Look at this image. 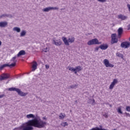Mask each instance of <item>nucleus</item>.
<instances>
[{"label": "nucleus", "instance_id": "f257e3e1", "mask_svg": "<svg viewBox=\"0 0 130 130\" xmlns=\"http://www.w3.org/2000/svg\"><path fill=\"white\" fill-rule=\"evenodd\" d=\"M26 118H28V119H30V118L34 119L32 120H29L27 122H29L30 121V126L31 127L34 126L35 127H38V128H43V127L46 125V122L42 120L39 117H35V115L32 114L27 115Z\"/></svg>", "mask_w": 130, "mask_h": 130}, {"label": "nucleus", "instance_id": "f03ea898", "mask_svg": "<svg viewBox=\"0 0 130 130\" xmlns=\"http://www.w3.org/2000/svg\"><path fill=\"white\" fill-rule=\"evenodd\" d=\"M34 128L31 126V121L22 124L19 127L14 128L13 130H33Z\"/></svg>", "mask_w": 130, "mask_h": 130}, {"label": "nucleus", "instance_id": "7ed1b4c3", "mask_svg": "<svg viewBox=\"0 0 130 130\" xmlns=\"http://www.w3.org/2000/svg\"><path fill=\"white\" fill-rule=\"evenodd\" d=\"M62 40L65 45L69 46L70 45V43H74V42H75V37L71 36L69 37L68 39L67 38L63 37H62Z\"/></svg>", "mask_w": 130, "mask_h": 130}, {"label": "nucleus", "instance_id": "20e7f679", "mask_svg": "<svg viewBox=\"0 0 130 130\" xmlns=\"http://www.w3.org/2000/svg\"><path fill=\"white\" fill-rule=\"evenodd\" d=\"M95 44H100L97 39H92L87 42L88 45H93Z\"/></svg>", "mask_w": 130, "mask_h": 130}, {"label": "nucleus", "instance_id": "39448f33", "mask_svg": "<svg viewBox=\"0 0 130 130\" xmlns=\"http://www.w3.org/2000/svg\"><path fill=\"white\" fill-rule=\"evenodd\" d=\"M111 44H114V43H117L118 42V39L116 38V34H113L111 35Z\"/></svg>", "mask_w": 130, "mask_h": 130}, {"label": "nucleus", "instance_id": "423d86ee", "mask_svg": "<svg viewBox=\"0 0 130 130\" xmlns=\"http://www.w3.org/2000/svg\"><path fill=\"white\" fill-rule=\"evenodd\" d=\"M104 64L106 68H113L114 67V65L109 63V61L107 59L104 60Z\"/></svg>", "mask_w": 130, "mask_h": 130}, {"label": "nucleus", "instance_id": "0eeeda50", "mask_svg": "<svg viewBox=\"0 0 130 130\" xmlns=\"http://www.w3.org/2000/svg\"><path fill=\"white\" fill-rule=\"evenodd\" d=\"M118 83V80L117 79H114L113 81V82L111 83V84L110 85L109 89L110 90H112L113 88H114V86L116 84Z\"/></svg>", "mask_w": 130, "mask_h": 130}, {"label": "nucleus", "instance_id": "6e6552de", "mask_svg": "<svg viewBox=\"0 0 130 130\" xmlns=\"http://www.w3.org/2000/svg\"><path fill=\"white\" fill-rule=\"evenodd\" d=\"M120 46L122 48H128L130 46V43L129 42H123L121 43Z\"/></svg>", "mask_w": 130, "mask_h": 130}, {"label": "nucleus", "instance_id": "1a4fd4ad", "mask_svg": "<svg viewBox=\"0 0 130 130\" xmlns=\"http://www.w3.org/2000/svg\"><path fill=\"white\" fill-rule=\"evenodd\" d=\"M52 10H58V8L49 7L43 9L42 11L43 12H48L49 11H52Z\"/></svg>", "mask_w": 130, "mask_h": 130}, {"label": "nucleus", "instance_id": "9d476101", "mask_svg": "<svg viewBox=\"0 0 130 130\" xmlns=\"http://www.w3.org/2000/svg\"><path fill=\"white\" fill-rule=\"evenodd\" d=\"M117 19L119 20H121L122 21H124L125 20H127L128 17L127 16H125L123 14H120L118 15L117 17Z\"/></svg>", "mask_w": 130, "mask_h": 130}, {"label": "nucleus", "instance_id": "9b49d317", "mask_svg": "<svg viewBox=\"0 0 130 130\" xmlns=\"http://www.w3.org/2000/svg\"><path fill=\"white\" fill-rule=\"evenodd\" d=\"M52 43L54 45H56V46H60L62 42L60 40H57L54 39L52 40Z\"/></svg>", "mask_w": 130, "mask_h": 130}, {"label": "nucleus", "instance_id": "f8f14e48", "mask_svg": "<svg viewBox=\"0 0 130 130\" xmlns=\"http://www.w3.org/2000/svg\"><path fill=\"white\" fill-rule=\"evenodd\" d=\"M17 92L18 93V95H19V96H21V97H24L25 96H27V95H28V92H22V91H21V89L18 88V89H17L16 90Z\"/></svg>", "mask_w": 130, "mask_h": 130}, {"label": "nucleus", "instance_id": "ddd939ff", "mask_svg": "<svg viewBox=\"0 0 130 130\" xmlns=\"http://www.w3.org/2000/svg\"><path fill=\"white\" fill-rule=\"evenodd\" d=\"M10 78V75L8 74H3L2 76L0 77L1 81H3V80H6V79H9Z\"/></svg>", "mask_w": 130, "mask_h": 130}, {"label": "nucleus", "instance_id": "4468645a", "mask_svg": "<svg viewBox=\"0 0 130 130\" xmlns=\"http://www.w3.org/2000/svg\"><path fill=\"white\" fill-rule=\"evenodd\" d=\"M6 27H8V22L7 21L0 22V28H6Z\"/></svg>", "mask_w": 130, "mask_h": 130}, {"label": "nucleus", "instance_id": "2eb2a0df", "mask_svg": "<svg viewBox=\"0 0 130 130\" xmlns=\"http://www.w3.org/2000/svg\"><path fill=\"white\" fill-rule=\"evenodd\" d=\"M122 33H123V28H122V27H119L118 29V38H120V37H121Z\"/></svg>", "mask_w": 130, "mask_h": 130}, {"label": "nucleus", "instance_id": "dca6fc26", "mask_svg": "<svg viewBox=\"0 0 130 130\" xmlns=\"http://www.w3.org/2000/svg\"><path fill=\"white\" fill-rule=\"evenodd\" d=\"M13 16L11 14H3L0 16V19L2 18H12Z\"/></svg>", "mask_w": 130, "mask_h": 130}, {"label": "nucleus", "instance_id": "f3484780", "mask_svg": "<svg viewBox=\"0 0 130 130\" xmlns=\"http://www.w3.org/2000/svg\"><path fill=\"white\" fill-rule=\"evenodd\" d=\"M99 48L102 50H105L108 48V45L107 44H102L100 46Z\"/></svg>", "mask_w": 130, "mask_h": 130}, {"label": "nucleus", "instance_id": "a211bd4d", "mask_svg": "<svg viewBox=\"0 0 130 130\" xmlns=\"http://www.w3.org/2000/svg\"><path fill=\"white\" fill-rule=\"evenodd\" d=\"M26 54V52L24 50H21L17 55V57H20L21 55H25Z\"/></svg>", "mask_w": 130, "mask_h": 130}, {"label": "nucleus", "instance_id": "6ab92c4d", "mask_svg": "<svg viewBox=\"0 0 130 130\" xmlns=\"http://www.w3.org/2000/svg\"><path fill=\"white\" fill-rule=\"evenodd\" d=\"M32 72H34L35 70L37 69V62L34 61V63L32 64Z\"/></svg>", "mask_w": 130, "mask_h": 130}, {"label": "nucleus", "instance_id": "aec40b11", "mask_svg": "<svg viewBox=\"0 0 130 130\" xmlns=\"http://www.w3.org/2000/svg\"><path fill=\"white\" fill-rule=\"evenodd\" d=\"M82 68L81 66H77L75 67V74H77V72H81L82 71Z\"/></svg>", "mask_w": 130, "mask_h": 130}, {"label": "nucleus", "instance_id": "412c9836", "mask_svg": "<svg viewBox=\"0 0 130 130\" xmlns=\"http://www.w3.org/2000/svg\"><path fill=\"white\" fill-rule=\"evenodd\" d=\"M13 31H16L18 33H19V32H21V28L20 27H15L13 28Z\"/></svg>", "mask_w": 130, "mask_h": 130}, {"label": "nucleus", "instance_id": "4be33fe9", "mask_svg": "<svg viewBox=\"0 0 130 130\" xmlns=\"http://www.w3.org/2000/svg\"><path fill=\"white\" fill-rule=\"evenodd\" d=\"M68 70H69V71H71V72H74V74H76V68H74L73 67H68Z\"/></svg>", "mask_w": 130, "mask_h": 130}, {"label": "nucleus", "instance_id": "5701e85b", "mask_svg": "<svg viewBox=\"0 0 130 130\" xmlns=\"http://www.w3.org/2000/svg\"><path fill=\"white\" fill-rule=\"evenodd\" d=\"M122 108V106H120L117 109V111L118 113H119L120 114H122V111H121V108Z\"/></svg>", "mask_w": 130, "mask_h": 130}, {"label": "nucleus", "instance_id": "b1692460", "mask_svg": "<svg viewBox=\"0 0 130 130\" xmlns=\"http://www.w3.org/2000/svg\"><path fill=\"white\" fill-rule=\"evenodd\" d=\"M26 31L25 30H22L21 32L20 33V37H24L25 35H26Z\"/></svg>", "mask_w": 130, "mask_h": 130}, {"label": "nucleus", "instance_id": "393cba45", "mask_svg": "<svg viewBox=\"0 0 130 130\" xmlns=\"http://www.w3.org/2000/svg\"><path fill=\"white\" fill-rule=\"evenodd\" d=\"M65 117H66V114H62V113H60V115L59 116L60 119H63V118H64Z\"/></svg>", "mask_w": 130, "mask_h": 130}, {"label": "nucleus", "instance_id": "a878e982", "mask_svg": "<svg viewBox=\"0 0 130 130\" xmlns=\"http://www.w3.org/2000/svg\"><path fill=\"white\" fill-rule=\"evenodd\" d=\"M116 56H118V57H121V58H123V55L120 53H117Z\"/></svg>", "mask_w": 130, "mask_h": 130}, {"label": "nucleus", "instance_id": "bb28decb", "mask_svg": "<svg viewBox=\"0 0 130 130\" xmlns=\"http://www.w3.org/2000/svg\"><path fill=\"white\" fill-rule=\"evenodd\" d=\"M18 88H16L15 87H11L9 88V91H15L16 92H17V90H18Z\"/></svg>", "mask_w": 130, "mask_h": 130}, {"label": "nucleus", "instance_id": "cd10ccee", "mask_svg": "<svg viewBox=\"0 0 130 130\" xmlns=\"http://www.w3.org/2000/svg\"><path fill=\"white\" fill-rule=\"evenodd\" d=\"M16 58H17V56H15L13 57L11 59V61H13V62H14L15 63H16L17 62V60H15Z\"/></svg>", "mask_w": 130, "mask_h": 130}, {"label": "nucleus", "instance_id": "c85d7f7f", "mask_svg": "<svg viewBox=\"0 0 130 130\" xmlns=\"http://www.w3.org/2000/svg\"><path fill=\"white\" fill-rule=\"evenodd\" d=\"M7 66H9V64H5L0 66V71H2V70H3L4 68H6Z\"/></svg>", "mask_w": 130, "mask_h": 130}, {"label": "nucleus", "instance_id": "c756f323", "mask_svg": "<svg viewBox=\"0 0 130 130\" xmlns=\"http://www.w3.org/2000/svg\"><path fill=\"white\" fill-rule=\"evenodd\" d=\"M78 86L76 84H73L70 86V88L71 89H76Z\"/></svg>", "mask_w": 130, "mask_h": 130}, {"label": "nucleus", "instance_id": "7c9ffc66", "mask_svg": "<svg viewBox=\"0 0 130 130\" xmlns=\"http://www.w3.org/2000/svg\"><path fill=\"white\" fill-rule=\"evenodd\" d=\"M89 101L91 104V105H95V104H96V103L95 102V100H94V99L89 100Z\"/></svg>", "mask_w": 130, "mask_h": 130}, {"label": "nucleus", "instance_id": "2f4dec72", "mask_svg": "<svg viewBox=\"0 0 130 130\" xmlns=\"http://www.w3.org/2000/svg\"><path fill=\"white\" fill-rule=\"evenodd\" d=\"M15 66H16V63L14 62L11 64H8V66H7V67H9L10 68H13V67H15Z\"/></svg>", "mask_w": 130, "mask_h": 130}, {"label": "nucleus", "instance_id": "473e14b6", "mask_svg": "<svg viewBox=\"0 0 130 130\" xmlns=\"http://www.w3.org/2000/svg\"><path fill=\"white\" fill-rule=\"evenodd\" d=\"M62 126H66V125H69V124L67 122H63L61 123Z\"/></svg>", "mask_w": 130, "mask_h": 130}, {"label": "nucleus", "instance_id": "72a5a7b5", "mask_svg": "<svg viewBox=\"0 0 130 130\" xmlns=\"http://www.w3.org/2000/svg\"><path fill=\"white\" fill-rule=\"evenodd\" d=\"M126 110L128 111V112H130V106H128L126 107Z\"/></svg>", "mask_w": 130, "mask_h": 130}, {"label": "nucleus", "instance_id": "f704fd0d", "mask_svg": "<svg viewBox=\"0 0 130 130\" xmlns=\"http://www.w3.org/2000/svg\"><path fill=\"white\" fill-rule=\"evenodd\" d=\"M48 50H49L48 48L46 47V48L43 50V51H44V52H47Z\"/></svg>", "mask_w": 130, "mask_h": 130}, {"label": "nucleus", "instance_id": "c9c22d12", "mask_svg": "<svg viewBox=\"0 0 130 130\" xmlns=\"http://www.w3.org/2000/svg\"><path fill=\"white\" fill-rule=\"evenodd\" d=\"M98 2H99L100 3H105L106 0H98Z\"/></svg>", "mask_w": 130, "mask_h": 130}, {"label": "nucleus", "instance_id": "e433bc0d", "mask_svg": "<svg viewBox=\"0 0 130 130\" xmlns=\"http://www.w3.org/2000/svg\"><path fill=\"white\" fill-rule=\"evenodd\" d=\"M45 68L46 69V70H48V69H49V65L46 64L45 65Z\"/></svg>", "mask_w": 130, "mask_h": 130}, {"label": "nucleus", "instance_id": "4c0bfd02", "mask_svg": "<svg viewBox=\"0 0 130 130\" xmlns=\"http://www.w3.org/2000/svg\"><path fill=\"white\" fill-rule=\"evenodd\" d=\"M127 8L128 9V11L129 12L130 11V5L129 4H127Z\"/></svg>", "mask_w": 130, "mask_h": 130}, {"label": "nucleus", "instance_id": "58836bf2", "mask_svg": "<svg viewBox=\"0 0 130 130\" xmlns=\"http://www.w3.org/2000/svg\"><path fill=\"white\" fill-rule=\"evenodd\" d=\"M125 114L126 116H130V114L128 113L125 112Z\"/></svg>", "mask_w": 130, "mask_h": 130}, {"label": "nucleus", "instance_id": "ea45409f", "mask_svg": "<svg viewBox=\"0 0 130 130\" xmlns=\"http://www.w3.org/2000/svg\"><path fill=\"white\" fill-rule=\"evenodd\" d=\"M4 97H5V95L4 94L0 95V99L2 98H4Z\"/></svg>", "mask_w": 130, "mask_h": 130}, {"label": "nucleus", "instance_id": "a19ab883", "mask_svg": "<svg viewBox=\"0 0 130 130\" xmlns=\"http://www.w3.org/2000/svg\"><path fill=\"white\" fill-rule=\"evenodd\" d=\"M99 47H96L95 49V51H98V50H99Z\"/></svg>", "mask_w": 130, "mask_h": 130}, {"label": "nucleus", "instance_id": "79ce46f5", "mask_svg": "<svg viewBox=\"0 0 130 130\" xmlns=\"http://www.w3.org/2000/svg\"><path fill=\"white\" fill-rule=\"evenodd\" d=\"M104 116H105V117H106V118H107V117H108V116L106 114L104 115Z\"/></svg>", "mask_w": 130, "mask_h": 130}, {"label": "nucleus", "instance_id": "37998d69", "mask_svg": "<svg viewBox=\"0 0 130 130\" xmlns=\"http://www.w3.org/2000/svg\"><path fill=\"white\" fill-rule=\"evenodd\" d=\"M2 45V41H0V46Z\"/></svg>", "mask_w": 130, "mask_h": 130}, {"label": "nucleus", "instance_id": "c03bdc74", "mask_svg": "<svg viewBox=\"0 0 130 130\" xmlns=\"http://www.w3.org/2000/svg\"><path fill=\"white\" fill-rule=\"evenodd\" d=\"M43 119H46V118L45 117H44L43 118Z\"/></svg>", "mask_w": 130, "mask_h": 130}, {"label": "nucleus", "instance_id": "a18cd8bd", "mask_svg": "<svg viewBox=\"0 0 130 130\" xmlns=\"http://www.w3.org/2000/svg\"><path fill=\"white\" fill-rule=\"evenodd\" d=\"M128 29H130V25H128Z\"/></svg>", "mask_w": 130, "mask_h": 130}, {"label": "nucleus", "instance_id": "49530a36", "mask_svg": "<svg viewBox=\"0 0 130 130\" xmlns=\"http://www.w3.org/2000/svg\"><path fill=\"white\" fill-rule=\"evenodd\" d=\"M62 10H64V8L61 9V11H62Z\"/></svg>", "mask_w": 130, "mask_h": 130}, {"label": "nucleus", "instance_id": "de8ad7c7", "mask_svg": "<svg viewBox=\"0 0 130 130\" xmlns=\"http://www.w3.org/2000/svg\"><path fill=\"white\" fill-rule=\"evenodd\" d=\"M129 41H130V38H129Z\"/></svg>", "mask_w": 130, "mask_h": 130}]
</instances>
